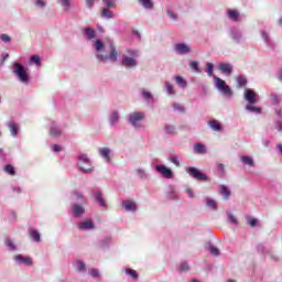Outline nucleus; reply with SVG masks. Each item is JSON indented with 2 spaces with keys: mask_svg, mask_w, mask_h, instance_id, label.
<instances>
[{
  "mask_svg": "<svg viewBox=\"0 0 282 282\" xmlns=\"http://www.w3.org/2000/svg\"><path fill=\"white\" fill-rule=\"evenodd\" d=\"M93 47L96 52L95 56L99 63H107V61L116 63V61H118V50H116V44H113V42L109 43V54H105L106 46L102 40H96L93 43Z\"/></svg>",
  "mask_w": 282,
  "mask_h": 282,
  "instance_id": "nucleus-1",
  "label": "nucleus"
},
{
  "mask_svg": "<svg viewBox=\"0 0 282 282\" xmlns=\"http://www.w3.org/2000/svg\"><path fill=\"white\" fill-rule=\"evenodd\" d=\"M145 118L147 115L143 111H133L128 115L127 122H129L133 129H142V122H144Z\"/></svg>",
  "mask_w": 282,
  "mask_h": 282,
  "instance_id": "nucleus-2",
  "label": "nucleus"
},
{
  "mask_svg": "<svg viewBox=\"0 0 282 282\" xmlns=\"http://www.w3.org/2000/svg\"><path fill=\"white\" fill-rule=\"evenodd\" d=\"M77 166L82 173H94V166H91V159L85 153H79L77 156Z\"/></svg>",
  "mask_w": 282,
  "mask_h": 282,
  "instance_id": "nucleus-3",
  "label": "nucleus"
},
{
  "mask_svg": "<svg viewBox=\"0 0 282 282\" xmlns=\"http://www.w3.org/2000/svg\"><path fill=\"white\" fill-rule=\"evenodd\" d=\"M214 85L216 87V89L223 94V96H225L226 98H232V89H230V86H228L226 84V80L214 76Z\"/></svg>",
  "mask_w": 282,
  "mask_h": 282,
  "instance_id": "nucleus-4",
  "label": "nucleus"
},
{
  "mask_svg": "<svg viewBox=\"0 0 282 282\" xmlns=\"http://www.w3.org/2000/svg\"><path fill=\"white\" fill-rule=\"evenodd\" d=\"M13 74L17 75L23 85H28V83H30V75H28V70H25V66L22 64L17 62L13 64Z\"/></svg>",
  "mask_w": 282,
  "mask_h": 282,
  "instance_id": "nucleus-5",
  "label": "nucleus"
},
{
  "mask_svg": "<svg viewBox=\"0 0 282 282\" xmlns=\"http://www.w3.org/2000/svg\"><path fill=\"white\" fill-rule=\"evenodd\" d=\"M186 173L198 182H208V175L202 173L197 167L189 166L186 169Z\"/></svg>",
  "mask_w": 282,
  "mask_h": 282,
  "instance_id": "nucleus-6",
  "label": "nucleus"
},
{
  "mask_svg": "<svg viewBox=\"0 0 282 282\" xmlns=\"http://www.w3.org/2000/svg\"><path fill=\"white\" fill-rule=\"evenodd\" d=\"M154 171H156V173L162 175V177H165V180H173V177H175L173 170H171V167H167L164 164H156L154 166Z\"/></svg>",
  "mask_w": 282,
  "mask_h": 282,
  "instance_id": "nucleus-7",
  "label": "nucleus"
},
{
  "mask_svg": "<svg viewBox=\"0 0 282 282\" xmlns=\"http://www.w3.org/2000/svg\"><path fill=\"white\" fill-rule=\"evenodd\" d=\"M243 98L248 105H257L259 102V94L251 88H246L243 93Z\"/></svg>",
  "mask_w": 282,
  "mask_h": 282,
  "instance_id": "nucleus-8",
  "label": "nucleus"
},
{
  "mask_svg": "<svg viewBox=\"0 0 282 282\" xmlns=\"http://www.w3.org/2000/svg\"><path fill=\"white\" fill-rule=\"evenodd\" d=\"M174 51L176 54H180L181 56H184V54H191L192 50L191 46L186 43H177L174 46Z\"/></svg>",
  "mask_w": 282,
  "mask_h": 282,
  "instance_id": "nucleus-9",
  "label": "nucleus"
},
{
  "mask_svg": "<svg viewBox=\"0 0 282 282\" xmlns=\"http://www.w3.org/2000/svg\"><path fill=\"white\" fill-rule=\"evenodd\" d=\"M165 197L166 199H171L172 202H177L180 195L177 194V188L175 187V185H169Z\"/></svg>",
  "mask_w": 282,
  "mask_h": 282,
  "instance_id": "nucleus-10",
  "label": "nucleus"
},
{
  "mask_svg": "<svg viewBox=\"0 0 282 282\" xmlns=\"http://www.w3.org/2000/svg\"><path fill=\"white\" fill-rule=\"evenodd\" d=\"M121 65L123 67H138V61L131 56L123 55L121 59Z\"/></svg>",
  "mask_w": 282,
  "mask_h": 282,
  "instance_id": "nucleus-11",
  "label": "nucleus"
},
{
  "mask_svg": "<svg viewBox=\"0 0 282 282\" xmlns=\"http://www.w3.org/2000/svg\"><path fill=\"white\" fill-rule=\"evenodd\" d=\"M48 133L51 138H61L63 135V129L56 122H52Z\"/></svg>",
  "mask_w": 282,
  "mask_h": 282,
  "instance_id": "nucleus-12",
  "label": "nucleus"
},
{
  "mask_svg": "<svg viewBox=\"0 0 282 282\" xmlns=\"http://www.w3.org/2000/svg\"><path fill=\"white\" fill-rule=\"evenodd\" d=\"M108 122L110 127H116V124L120 122V112H118V110H112L108 115Z\"/></svg>",
  "mask_w": 282,
  "mask_h": 282,
  "instance_id": "nucleus-13",
  "label": "nucleus"
},
{
  "mask_svg": "<svg viewBox=\"0 0 282 282\" xmlns=\"http://www.w3.org/2000/svg\"><path fill=\"white\" fill-rule=\"evenodd\" d=\"M98 153H99L100 158H102L107 164H109V162H111V149L99 148Z\"/></svg>",
  "mask_w": 282,
  "mask_h": 282,
  "instance_id": "nucleus-14",
  "label": "nucleus"
},
{
  "mask_svg": "<svg viewBox=\"0 0 282 282\" xmlns=\"http://www.w3.org/2000/svg\"><path fill=\"white\" fill-rule=\"evenodd\" d=\"M15 263L21 265L22 263L24 265H32V258L30 257H23V254H17L14 258Z\"/></svg>",
  "mask_w": 282,
  "mask_h": 282,
  "instance_id": "nucleus-15",
  "label": "nucleus"
},
{
  "mask_svg": "<svg viewBox=\"0 0 282 282\" xmlns=\"http://www.w3.org/2000/svg\"><path fill=\"white\" fill-rule=\"evenodd\" d=\"M218 69L219 72L224 73L226 76H230V74H232V64L230 63H220L218 65Z\"/></svg>",
  "mask_w": 282,
  "mask_h": 282,
  "instance_id": "nucleus-16",
  "label": "nucleus"
},
{
  "mask_svg": "<svg viewBox=\"0 0 282 282\" xmlns=\"http://www.w3.org/2000/svg\"><path fill=\"white\" fill-rule=\"evenodd\" d=\"M7 127L12 135V138H17L19 135V123L15 121H8Z\"/></svg>",
  "mask_w": 282,
  "mask_h": 282,
  "instance_id": "nucleus-17",
  "label": "nucleus"
},
{
  "mask_svg": "<svg viewBox=\"0 0 282 282\" xmlns=\"http://www.w3.org/2000/svg\"><path fill=\"white\" fill-rule=\"evenodd\" d=\"M84 213H85V207L83 205L77 203L73 205V217H76V218L83 217Z\"/></svg>",
  "mask_w": 282,
  "mask_h": 282,
  "instance_id": "nucleus-18",
  "label": "nucleus"
},
{
  "mask_svg": "<svg viewBox=\"0 0 282 282\" xmlns=\"http://www.w3.org/2000/svg\"><path fill=\"white\" fill-rule=\"evenodd\" d=\"M82 32L86 41H94V39H96V30H94L93 28L83 29Z\"/></svg>",
  "mask_w": 282,
  "mask_h": 282,
  "instance_id": "nucleus-19",
  "label": "nucleus"
},
{
  "mask_svg": "<svg viewBox=\"0 0 282 282\" xmlns=\"http://www.w3.org/2000/svg\"><path fill=\"white\" fill-rule=\"evenodd\" d=\"M227 17H228V19H230V21H234L235 23H237L241 19L239 11L234 10V9L227 10Z\"/></svg>",
  "mask_w": 282,
  "mask_h": 282,
  "instance_id": "nucleus-20",
  "label": "nucleus"
},
{
  "mask_svg": "<svg viewBox=\"0 0 282 282\" xmlns=\"http://www.w3.org/2000/svg\"><path fill=\"white\" fill-rule=\"evenodd\" d=\"M122 208L127 210V213H131L134 210H138V206L132 200H123L122 202Z\"/></svg>",
  "mask_w": 282,
  "mask_h": 282,
  "instance_id": "nucleus-21",
  "label": "nucleus"
},
{
  "mask_svg": "<svg viewBox=\"0 0 282 282\" xmlns=\"http://www.w3.org/2000/svg\"><path fill=\"white\" fill-rule=\"evenodd\" d=\"M77 227L79 230H94L95 225H94V221L91 220H85V221L78 223Z\"/></svg>",
  "mask_w": 282,
  "mask_h": 282,
  "instance_id": "nucleus-22",
  "label": "nucleus"
},
{
  "mask_svg": "<svg viewBox=\"0 0 282 282\" xmlns=\"http://www.w3.org/2000/svg\"><path fill=\"white\" fill-rule=\"evenodd\" d=\"M138 3L144 10H153L155 8L153 0H138Z\"/></svg>",
  "mask_w": 282,
  "mask_h": 282,
  "instance_id": "nucleus-23",
  "label": "nucleus"
},
{
  "mask_svg": "<svg viewBox=\"0 0 282 282\" xmlns=\"http://www.w3.org/2000/svg\"><path fill=\"white\" fill-rule=\"evenodd\" d=\"M70 198L73 202H79V204H85L87 202L85 199V196H83V193L77 192V191L72 193Z\"/></svg>",
  "mask_w": 282,
  "mask_h": 282,
  "instance_id": "nucleus-24",
  "label": "nucleus"
},
{
  "mask_svg": "<svg viewBox=\"0 0 282 282\" xmlns=\"http://www.w3.org/2000/svg\"><path fill=\"white\" fill-rule=\"evenodd\" d=\"M230 37L232 39V41H235V43H241V31H239V29H231Z\"/></svg>",
  "mask_w": 282,
  "mask_h": 282,
  "instance_id": "nucleus-25",
  "label": "nucleus"
},
{
  "mask_svg": "<svg viewBox=\"0 0 282 282\" xmlns=\"http://www.w3.org/2000/svg\"><path fill=\"white\" fill-rule=\"evenodd\" d=\"M205 250H208V252H210V254H213L214 257H219V249L213 246V243L210 242H206Z\"/></svg>",
  "mask_w": 282,
  "mask_h": 282,
  "instance_id": "nucleus-26",
  "label": "nucleus"
},
{
  "mask_svg": "<svg viewBox=\"0 0 282 282\" xmlns=\"http://www.w3.org/2000/svg\"><path fill=\"white\" fill-rule=\"evenodd\" d=\"M174 80L176 83V85H178V87H181V89H186V87H188V82H186V79H184V77L182 76H175Z\"/></svg>",
  "mask_w": 282,
  "mask_h": 282,
  "instance_id": "nucleus-27",
  "label": "nucleus"
},
{
  "mask_svg": "<svg viewBox=\"0 0 282 282\" xmlns=\"http://www.w3.org/2000/svg\"><path fill=\"white\" fill-rule=\"evenodd\" d=\"M29 235L33 239V241H35L36 243H39L41 241V234L39 232V230H36L34 228H30Z\"/></svg>",
  "mask_w": 282,
  "mask_h": 282,
  "instance_id": "nucleus-28",
  "label": "nucleus"
},
{
  "mask_svg": "<svg viewBox=\"0 0 282 282\" xmlns=\"http://www.w3.org/2000/svg\"><path fill=\"white\" fill-rule=\"evenodd\" d=\"M163 131L164 133H166V135H175L176 128L173 124L165 123L163 127Z\"/></svg>",
  "mask_w": 282,
  "mask_h": 282,
  "instance_id": "nucleus-29",
  "label": "nucleus"
},
{
  "mask_svg": "<svg viewBox=\"0 0 282 282\" xmlns=\"http://www.w3.org/2000/svg\"><path fill=\"white\" fill-rule=\"evenodd\" d=\"M219 193L223 195L224 199H230V189L226 185L219 186Z\"/></svg>",
  "mask_w": 282,
  "mask_h": 282,
  "instance_id": "nucleus-30",
  "label": "nucleus"
},
{
  "mask_svg": "<svg viewBox=\"0 0 282 282\" xmlns=\"http://www.w3.org/2000/svg\"><path fill=\"white\" fill-rule=\"evenodd\" d=\"M240 162H242V164H245L246 166H254V160L252 159V156L242 155L240 156Z\"/></svg>",
  "mask_w": 282,
  "mask_h": 282,
  "instance_id": "nucleus-31",
  "label": "nucleus"
},
{
  "mask_svg": "<svg viewBox=\"0 0 282 282\" xmlns=\"http://www.w3.org/2000/svg\"><path fill=\"white\" fill-rule=\"evenodd\" d=\"M236 83H237V87L241 89V87H246L248 85V79L246 78V76L240 75L236 77Z\"/></svg>",
  "mask_w": 282,
  "mask_h": 282,
  "instance_id": "nucleus-32",
  "label": "nucleus"
},
{
  "mask_svg": "<svg viewBox=\"0 0 282 282\" xmlns=\"http://www.w3.org/2000/svg\"><path fill=\"white\" fill-rule=\"evenodd\" d=\"M208 127H210L213 131H221V123L218 120L214 119L208 121Z\"/></svg>",
  "mask_w": 282,
  "mask_h": 282,
  "instance_id": "nucleus-33",
  "label": "nucleus"
},
{
  "mask_svg": "<svg viewBox=\"0 0 282 282\" xmlns=\"http://www.w3.org/2000/svg\"><path fill=\"white\" fill-rule=\"evenodd\" d=\"M33 4L37 10H45L47 8V0H33Z\"/></svg>",
  "mask_w": 282,
  "mask_h": 282,
  "instance_id": "nucleus-34",
  "label": "nucleus"
},
{
  "mask_svg": "<svg viewBox=\"0 0 282 282\" xmlns=\"http://www.w3.org/2000/svg\"><path fill=\"white\" fill-rule=\"evenodd\" d=\"M189 69L195 74H202V68H199V62L197 61L189 62Z\"/></svg>",
  "mask_w": 282,
  "mask_h": 282,
  "instance_id": "nucleus-35",
  "label": "nucleus"
},
{
  "mask_svg": "<svg viewBox=\"0 0 282 282\" xmlns=\"http://www.w3.org/2000/svg\"><path fill=\"white\" fill-rule=\"evenodd\" d=\"M95 199L99 203V206L105 207L107 206V200L102 197V192H96L95 193Z\"/></svg>",
  "mask_w": 282,
  "mask_h": 282,
  "instance_id": "nucleus-36",
  "label": "nucleus"
},
{
  "mask_svg": "<svg viewBox=\"0 0 282 282\" xmlns=\"http://www.w3.org/2000/svg\"><path fill=\"white\" fill-rule=\"evenodd\" d=\"M139 180H149V173L142 167L135 170Z\"/></svg>",
  "mask_w": 282,
  "mask_h": 282,
  "instance_id": "nucleus-37",
  "label": "nucleus"
},
{
  "mask_svg": "<svg viewBox=\"0 0 282 282\" xmlns=\"http://www.w3.org/2000/svg\"><path fill=\"white\" fill-rule=\"evenodd\" d=\"M256 104H247L245 109L251 113H261V108L253 106Z\"/></svg>",
  "mask_w": 282,
  "mask_h": 282,
  "instance_id": "nucleus-38",
  "label": "nucleus"
},
{
  "mask_svg": "<svg viewBox=\"0 0 282 282\" xmlns=\"http://www.w3.org/2000/svg\"><path fill=\"white\" fill-rule=\"evenodd\" d=\"M59 6H62L64 12H67L72 8V0H58Z\"/></svg>",
  "mask_w": 282,
  "mask_h": 282,
  "instance_id": "nucleus-39",
  "label": "nucleus"
},
{
  "mask_svg": "<svg viewBox=\"0 0 282 282\" xmlns=\"http://www.w3.org/2000/svg\"><path fill=\"white\" fill-rule=\"evenodd\" d=\"M165 91L167 94V96H175V88L171 85L170 82H165Z\"/></svg>",
  "mask_w": 282,
  "mask_h": 282,
  "instance_id": "nucleus-40",
  "label": "nucleus"
},
{
  "mask_svg": "<svg viewBox=\"0 0 282 282\" xmlns=\"http://www.w3.org/2000/svg\"><path fill=\"white\" fill-rule=\"evenodd\" d=\"M3 171L4 173H7L8 175H17V171L14 170V165L12 164H7L4 167H3Z\"/></svg>",
  "mask_w": 282,
  "mask_h": 282,
  "instance_id": "nucleus-41",
  "label": "nucleus"
},
{
  "mask_svg": "<svg viewBox=\"0 0 282 282\" xmlns=\"http://www.w3.org/2000/svg\"><path fill=\"white\" fill-rule=\"evenodd\" d=\"M141 97L143 98V100H147L148 102H151V100H153V94H151V91L149 90L141 91Z\"/></svg>",
  "mask_w": 282,
  "mask_h": 282,
  "instance_id": "nucleus-42",
  "label": "nucleus"
},
{
  "mask_svg": "<svg viewBox=\"0 0 282 282\" xmlns=\"http://www.w3.org/2000/svg\"><path fill=\"white\" fill-rule=\"evenodd\" d=\"M7 248L11 250L12 252H17V245H14V241H12L10 238H7L4 241Z\"/></svg>",
  "mask_w": 282,
  "mask_h": 282,
  "instance_id": "nucleus-43",
  "label": "nucleus"
},
{
  "mask_svg": "<svg viewBox=\"0 0 282 282\" xmlns=\"http://www.w3.org/2000/svg\"><path fill=\"white\" fill-rule=\"evenodd\" d=\"M169 161H170L172 164H175V166H176L177 169H180V166H182V163H180V158H178L177 155H175V154L170 155Z\"/></svg>",
  "mask_w": 282,
  "mask_h": 282,
  "instance_id": "nucleus-44",
  "label": "nucleus"
},
{
  "mask_svg": "<svg viewBox=\"0 0 282 282\" xmlns=\"http://www.w3.org/2000/svg\"><path fill=\"white\" fill-rule=\"evenodd\" d=\"M206 206L212 210H217V202H215V199L206 198Z\"/></svg>",
  "mask_w": 282,
  "mask_h": 282,
  "instance_id": "nucleus-45",
  "label": "nucleus"
},
{
  "mask_svg": "<svg viewBox=\"0 0 282 282\" xmlns=\"http://www.w3.org/2000/svg\"><path fill=\"white\" fill-rule=\"evenodd\" d=\"M101 17L104 19H113V11H111L109 9H102Z\"/></svg>",
  "mask_w": 282,
  "mask_h": 282,
  "instance_id": "nucleus-46",
  "label": "nucleus"
},
{
  "mask_svg": "<svg viewBox=\"0 0 282 282\" xmlns=\"http://www.w3.org/2000/svg\"><path fill=\"white\" fill-rule=\"evenodd\" d=\"M194 151L195 153H199V154L206 153V148L202 143H196L194 144Z\"/></svg>",
  "mask_w": 282,
  "mask_h": 282,
  "instance_id": "nucleus-47",
  "label": "nucleus"
},
{
  "mask_svg": "<svg viewBox=\"0 0 282 282\" xmlns=\"http://www.w3.org/2000/svg\"><path fill=\"white\" fill-rule=\"evenodd\" d=\"M227 219L230 221V224H234V226H238L239 225V220L230 212H227Z\"/></svg>",
  "mask_w": 282,
  "mask_h": 282,
  "instance_id": "nucleus-48",
  "label": "nucleus"
},
{
  "mask_svg": "<svg viewBox=\"0 0 282 282\" xmlns=\"http://www.w3.org/2000/svg\"><path fill=\"white\" fill-rule=\"evenodd\" d=\"M264 254L269 257L271 261H279V256H276V253L271 249L267 250Z\"/></svg>",
  "mask_w": 282,
  "mask_h": 282,
  "instance_id": "nucleus-49",
  "label": "nucleus"
},
{
  "mask_svg": "<svg viewBox=\"0 0 282 282\" xmlns=\"http://www.w3.org/2000/svg\"><path fill=\"white\" fill-rule=\"evenodd\" d=\"M30 63H33V65H36L37 67H41V56L32 55L30 57Z\"/></svg>",
  "mask_w": 282,
  "mask_h": 282,
  "instance_id": "nucleus-50",
  "label": "nucleus"
},
{
  "mask_svg": "<svg viewBox=\"0 0 282 282\" xmlns=\"http://www.w3.org/2000/svg\"><path fill=\"white\" fill-rule=\"evenodd\" d=\"M214 69H215V65L213 64V63H206V69H205V72H206V74H207V76H213V72H214Z\"/></svg>",
  "mask_w": 282,
  "mask_h": 282,
  "instance_id": "nucleus-51",
  "label": "nucleus"
},
{
  "mask_svg": "<svg viewBox=\"0 0 282 282\" xmlns=\"http://www.w3.org/2000/svg\"><path fill=\"white\" fill-rule=\"evenodd\" d=\"M126 274H128V276H131V279H138V271L133 270V269H126L124 270Z\"/></svg>",
  "mask_w": 282,
  "mask_h": 282,
  "instance_id": "nucleus-52",
  "label": "nucleus"
},
{
  "mask_svg": "<svg viewBox=\"0 0 282 282\" xmlns=\"http://www.w3.org/2000/svg\"><path fill=\"white\" fill-rule=\"evenodd\" d=\"M174 111H178V113H184L186 108L182 104H173Z\"/></svg>",
  "mask_w": 282,
  "mask_h": 282,
  "instance_id": "nucleus-53",
  "label": "nucleus"
},
{
  "mask_svg": "<svg viewBox=\"0 0 282 282\" xmlns=\"http://www.w3.org/2000/svg\"><path fill=\"white\" fill-rule=\"evenodd\" d=\"M77 270L79 272H87V267L82 260H77Z\"/></svg>",
  "mask_w": 282,
  "mask_h": 282,
  "instance_id": "nucleus-54",
  "label": "nucleus"
},
{
  "mask_svg": "<svg viewBox=\"0 0 282 282\" xmlns=\"http://www.w3.org/2000/svg\"><path fill=\"white\" fill-rule=\"evenodd\" d=\"M258 223H259V220L257 218H252V217H248L247 218V224L249 226H251V228H254Z\"/></svg>",
  "mask_w": 282,
  "mask_h": 282,
  "instance_id": "nucleus-55",
  "label": "nucleus"
},
{
  "mask_svg": "<svg viewBox=\"0 0 282 282\" xmlns=\"http://www.w3.org/2000/svg\"><path fill=\"white\" fill-rule=\"evenodd\" d=\"M88 272H89L90 276H93V279L100 278V271H98V269H89Z\"/></svg>",
  "mask_w": 282,
  "mask_h": 282,
  "instance_id": "nucleus-56",
  "label": "nucleus"
},
{
  "mask_svg": "<svg viewBox=\"0 0 282 282\" xmlns=\"http://www.w3.org/2000/svg\"><path fill=\"white\" fill-rule=\"evenodd\" d=\"M180 270L181 272H188V270H191V265H188V262H181Z\"/></svg>",
  "mask_w": 282,
  "mask_h": 282,
  "instance_id": "nucleus-57",
  "label": "nucleus"
},
{
  "mask_svg": "<svg viewBox=\"0 0 282 282\" xmlns=\"http://www.w3.org/2000/svg\"><path fill=\"white\" fill-rule=\"evenodd\" d=\"M109 243H111V237H106L101 240V248H109Z\"/></svg>",
  "mask_w": 282,
  "mask_h": 282,
  "instance_id": "nucleus-58",
  "label": "nucleus"
},
{
  "mask_svg": "<svg viewBox=\"0 0 282 282\" xmlns=\"http://www.w3.org/2000/svg\"><path fill=\"white\" fill-rule=\"evenodd\" d=\"M127 54H129L130 58H138L140 56V52L133 50H127Z\"/></svg>",
  "mask_w": 282,
  "mask_h": 282,
  "instance_id": "nucleus-59",
  "label": "nucleus"
},
{
  "mask_svg": "<svg viewBox=\"0 0 282 282\" xmlns=\"http://www.w3.org/2000/svg\"><path fill=\"white\" fill-rule=\"evenodd\" d=\"M271 101L273 105H279V102H281V97L279 95H271Z\"/></svg>",
  "mask_w": 282,
  "mask_h": 282,
  "instance_id": "nucleus-60",
  "label": "nucleus"
},
{
  "mask_svg": "<svg viewBox=\"0 0 282 282\" xmlns=\"http://www.w3.org/2000/svg\"><path fill=\"white\" fill-rule=\"evenodd\" d=\"M106 8H113L116 6V0H102Z\"/></svg>",
  "mask_w": 282,
  "mask_h": 282,
  "instance_id": "nucleus-61",
  "label": "nucleus"
},
{
  "mask_svg": "<svg viewBox=\"0 0 282 282\" xmlns=\"http://www.w3.org/2000/svg\"><path fill=\"white\" fill-rule=\"evenodd\" d=\"M166 14L172 21H177V14L175 12L167 10Z\"/></svg>",
  "mask_w": 282,
  "mask_h": 282,
  "instance_id": "nucleus-62",
  "label": "nucleus"
},
{
  "mask_svg": "<svg viewBox=\"0 0 282 282\" xmlns=\"http://www.w3.org/2000/svg\"><path fill=\"white\" fill-rule=\"evenodd\" d=\"M257 250H258V252L265 254V251L270 250V249L265 248V246H263V245H258Z\"/></svg>",
  "mask_w": 282,
  "mask_h": 282,
  "instance_id": "nucleus-63",
  "label": "nucleus"
},
{
  "mask_svg": "<svg viewBox=\"0 0 282 282\" xmlns=\"http://www.w3.org/2000/svg\"><path fill=\"white\" fill-rule=\"evenodd\" d=\"M275 129H276L280 133H282V122H281V121H276V123H275Z\"/></svg>",
  "mask_w": 282,
  "mask_h": 282,
  "instance_id": "nucleus-64",
  "label": "nucleus"
}]
</instances>
